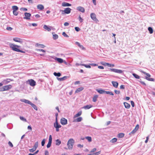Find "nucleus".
I'll use <instances>...</instances> for the list:
<instances>
[{
    "label": "nucleus",
    "mask_w": 155,
    "mask_h": 155,
    "mask_svg": "<svg viewBox=\"0 0 155 155\" xmlns=\"http://www.w3.org/2000/svg\"><path fill=\"white\" fill-rule=\"evenodd\" d=\"M9 46L12 50L18 52H20L22 53H25V52L22 50H21L18 49L20 47V46L19 45H15V44L10 43L9 44Z\"/></svg>",
    "instance_id": "obj_1"
},
{
    "label": "nucleus",
    "mask_w": 155,
    "mask_h": 155,
    "mask_svg": "<svg viewBox=\"0 0 155 155\" xmlns=\"http://www.w3.org/2000/svg\"><path fill=\"white\" fill-rule=\"evenodd\" d=\"M74 143V140L73 139H70L68 140L67 145L69 149H71L72 148Z\"/></svg>",
    "instance_id": "obj_2"
},
{
    "label": "nucleus",
    "mask_w": 155,
    "mask_h": 155,
    "mask_svg": "<svg viewBox=\"0 0 155 155\" xmlns=\"http://www.w3.org/2000/svg\"><path fill=\"white\" fill-rule=\"evenodd\" d=\"M12 86L11 85H9L4 86L0 88V91H7L11 89Z\"/></svg>",
    "instance_id": "obj_3"
},
{
    "label": "nucleus",
    "mask_w": 155,
    "mask_h": 155,
    "mask_svg": "<svg viewBox=\"0 0 155 155\" xmlns=\"http://www.w3.org/2000/svg\"><path fill=\"white\" fill-rule=\"evenodd\" d=\"M141 72L147 76V77H146L145 78L147 80L150 81H154L153 78H150L151 76L149 74L142 71H141Z\"/></svg>",
    "instance_id": "obj_4"
},
{
    "label": "nucleus",
    "mask_w": 155,
    "mask_h": 155,
    "mask_svg": "<svg viewBox=\"0 0 155 155\" xmlns=\"http://www.w3.org/2000/svg\"><path fill=\"white\" fill-rule=\"evenodd\" d=\"M71 9L69 8H67L64 9V10H61L62 14H68L71 12Z\"/></svg>",
    "instance_id": "obj_5"
},
{
    "label": "nucleus",
    "mask_w": 155,
    "mask_h": 155,
    "mask_svg": "<svg viewBox=\"0 0 155 155\" xmlns=\"http://www.w3.org/2000/svg\"><path fill=\"white\" fill-rule=\"evenodd\" d=\"M110 70L111 71L119 74H121L123 72L121 70H119L117 69L110 68Z\"/></svg>",
    "instance_id": "obj_6"
},
{
    "label": "nucleus",
    "mask_w": 155,
    "mask_h": 155,
    "mask_svg": "<svg viewBox=\"0 0 155 155\" xmlns=\"http://www.w3.org/2000/svg\"><path fill=\"white\" fill-rule=\"evenodd\" d=\"M90 16L91 18L94 21H98V20L96 18V15L94 13H91L90 15Z\"/></svg>",
    "instance_id": "obj_7"
},
{
    "label": "nucleus",
    "mask_w": 155,
    "mask_h": 155,
    "mask_svg": "<svg viewBox=\"0 0 155 155\" xmlns=\"http://www.w3.org/2000/svg\"><path fill=\"white\" fill-rule=\"evenodd\" d=\"M29 84L31 86H34L36 85V82L33 79L29 80L28 81Z\"/></svg>",
    "instance_id": "obj_8"
},
{
    "label": "nucleus",
    "mask_w": 155,
    "mask_h": 155,
    "mask_svg": "<svg viewBox=\"0 0 155 155\" xmlns=\"http://www.w3.org/2000/svg\"><path fill=\"white\" fill-rule=\"evenodd\" d=\"M61 123L62 125H65L67 124V120L64 118H62L61 120Z\"/></svg>",
    "instance_id": "obj_9"
},
{
    "label": "nucleus",
    "mask_w": 155,
    "mask_h": 155,
    "mask_svg": "<svg viewBox=\"0 0 155 155\" xmlns=\"http://www.w3.org/2000/svg\"><path fill=\"white\" fill-rule=\"evenodd\" d=\"M52 58L56 61H57L59 63H62L64 61L62 59L58 58L54 56V57H52Z\"/></svg>",
    "instance_id": "obj_10"
},
{
    "label": "nucleus",
    "mask_w": 155,
    "mask_h": 155,
    "mask_svg": "<svg viewBox=\"0 0 155 155\" xmlns=\"http://www.w3.org/2000/svg\"><path fill=\"white\" fill-rule=\"evenodd\" d=\"M25 17L24 18V19H30V17L31 16V14L28 13L26 12L25 13Z\"/></svg>",
    "instance_id": "obj_11"
},
{
    "label": "nucleus",
    "mask_w": 155,
    "mask_h": 155,
    "mask_svg": "<svg viewBox=\"0 0 155 155\" xmlns=\"http://www.w3.org/2000/svg\"><path fill=\"white\" fill-rule=\"evenodd\" d=\"M139 126L137 124L135 127V128L130 132V134H134L137 130L139 128Z\"/></svg>",
    "instance_id": "obj_12"
},
{
    "label": "nucleus",
    "mask_w": 155,
    "mask_h": 155,
    "mask_svg": "<svg viewBox=\"0 0 155 155\" xmlns=\"http://www.w3.org/2000/svg\"><path fill=\"white\" fill-rule=\"evenodd\" d=\"M77 10L82 13H84L85 12V9L84 8L81 6L78 7L77 8Z\"/></svg>",
    "instance_id": "obj_13"
},
{
    "label": "nucleus",
    "mask_w": 155,
    "mask_h": 155,
    "mask_svg": "<svg viewBox=\"0 0 155 155\" xmlns=\"http://www.w3.org/2000/svg\"><path fill=\"white\" fill-rule=\"evenodd\" d=\"M13 40L15 42H19L21 43H22L23 42L22 39L18 38H13Z\"/></svg>",
    "instance_id": "obj_14"
},
{
    "label": "nucleus",
    "mask_w": 155,
    "mask_h": 155,
    "mask_svg": "<svg viewBox=\"0 0 155 155\" xmlns=\"http://www.w3.org/2000/svg\"><path fill=\"white\" fill-rule=\"evenodd\" d=\"M82 120V118L81 117H80L77 118H73V122H80Z\"/></svg>",
    "instance_id": "obj_15"
},
{
    "label": "nucleus",
    "mask_w": 155,
    "mask_h": 155,
    "mask_svg": "<svg viewBox=\"0 0 155 155\" xmlns=\"http://www.w3.org/2000/svg\"><path fill=\"white\" fill-rule=\"evenodd\" d=\"M20 101L21 102H24L25 103L28 104L30 105L31 102L28 100L25 99H21Z\"/></svg>",
    "instance_id": "obj_16"
},
{
    "label": "nucleus",
    "mask_w": 155,
    "mask_h": 155,
    "mask_svg": "<svg viewBox=\"0 0 155 155\" xmlns=\"http://www.w3.org/2000/svg\"><path fill=\"white\" fill-rule=\"evenodd\" d=\"M10 79H5L3 80L1 83H2L3 84H6L10 82L11 81Z\"/></svg>",
    "instance_id": "obj_17"
},
{
    "label": "nucleus",
    "mask_w": 155,
    "mask_h": 155,
    "mask_svg": "<svg viewBox=\"0 0 155 155\" xmlns=\"http://www.w3.org/2000/svg\"><path fill=\"white\" fill-rule=\"evenodd\" d=\"M54 127L55 128H60L61 127V126L58 124V122H57V120H56V121L55 123H54Z\"/></svg>",
    "instance_id": "obj_18"
},
{
    "label": "nucleus",
    "mask_w": 155,
    "mask_h": 155,
    "mask_svg": "<svg viewBox=\"0 0 155 155\" xmlns=\"http://www.w3.org/2000/svg\"><path fill=\"white\" fill-rule=\"evenodd\" d=\"M37 8L38 9L41 10H43L44 8V6L41 4H39L37 5Z\"/></svg>",
    "instance_id": "obj_19"
},
{
    "label": "nucleus",
    "mask_w": 155,
    "mask_h": 155,
    "mask_svg": "<svg viewBox=\"0 0 155 155\" xmlns=\"http://www.w3.org/2000/svg\"><path fill=\"white\" fill-rule=\"evenodd\" d=\"M71 5V4L66 2H63L62 3V5L64 7L70 6Z\"/></svg>",
    "instance_id": "obj_20"
},
{
    "label": "nucleus",
    "mask_w": 155,
    "mask_h": 155,
    "mask_svg": "<svg viewBox=\"0 0 155 155\" xmlns=\"http://www.w3.org/2000/svg\"><path fill=\"white\" fill-rule=\"evenodd\" d=\"M93 106L91 105L90 104V105H87L86 106H84L82 108H84V109L85 110L88 109H90V108L92 107Z\"/></svg>",
    "instance_id": "obj_21"
},
{
    "label": "nucleus",
    "mask_w": 155,
    "mask_h": 155,
    "mask_svg": "<svg viewBox=\"0 0 155 155\" xmlns=\"http://www.w3.org/2000/svg\"><path fill=\"white\" fill-rule=\"evenodd\" d=\"M112 83L113 86L115 88H117L118 86V83L116 81H113L112 82Z\"/></svg>",
    "instance_id": "obj_22"
},
{
    "label": "nucleus",
    "mask_w": 155,
    "mask_h": 155,
    "mask_svg": "<svg viewBox=\"0 0 155 155\" xmlns=\"http://www.w3.org/2000/svg\"><path fill=\"white\" fill-rule=\"evenodd\" d=\"M35 46L37 47H39L41 48H44L45 46L43 44H40L38 43H37L35 44Z\"/></svg>",
    "instance_id": "obj_23"
},
{
    "label": "nucleus",
    "mask_w": 155,
    "mask_h": 155,
    "mask_svg": "<svg viewBox=\"0 0 155 155\" xmlns=\"http://www.w3.org/2000/svg\"><path fill=\"white\" fill-rule=\"evenodd\" d=\"M84 89V88L82 87H80L78 88L75 91V93H78V92L82 91Z\"/></svg>",
    "instance_id": "obj_24"
},
{
    "label": "nucleus",
    "mask_w": 155,
    "mask_h": 155,
    "mask_svg": "<svg viewBox=\"0 0 155 155\" xmlns=\"http://www.w3.org/2000/svg\"><path fill=\"white\" fill-rule=\"evenodd\" d=\"M124 104L125 107L126 108L129 109L130 108V105L129 104L126 102H124Z\"/></svg>",
    "instance_id": "obj_25"
},
{
    "label": "nucleus",
    "mask_w": 155,
    "mask_h": 155,
    "mask_svg": "<svg viewBox=\"0 0 155 155\" xmlns=\"http://www.w3.org/2000/svg\"><path fill=\"white\" fill-rule=\"evenodd\" d=\"M96 91L100 94L105 93V91L102 89H96Z\"/></svg>",
    "instance_id": "obj_26"
},
{
    "label": "nucleus",
    "mask_w": 155,
    "mask_h": 155,
    "mask_svg": "<svg viewBox=\"0 0 155 155\" xmlns=\"http://www.w3.org/2000/svg\"><path fill=\"white\" fill-rule=\"evenodd\" d=\"M82 112L81 111L79 112L77 114H76L73 117V118H76L77 117H78L81 114Z\"/></svg>",
    "instance_id": "obj_27"
},
{
    "label": "nucleus",
    "mask_w": 155,
    "mask_h": 155,
    "mask_svg": "<svg viewBox=\"0 0 155 155\" xmlns=\"http://www.w3.org/2000/svg\"><path fill=\"white\" fill-rule=\"evenodd\" d=\"M67 76H64V77L62 78H57V79L59 81H64V80H65L66 79H67Z\"/></svg>",
    "instance_id": "obj_28"
},
{
    "label": "nucleus",
    "mask_w": 155,
    "mask_h": 155,
    "mask_svg": "<svg viewBox=\"0 0 155 155\" xmlns=\"http://www.w3.org/2000/svg\"><path fill=\"white\" fill-rule=\"evenodd\" d=\"M44 28L47 30L48 31H50L51 30V29L50 28H49L48 26L44 25L43 27Z\"/></svg>",
    "instance_id": "obj_29"
},
{
    "label": "nucleus",
    "mask_w": 155,
    "mask_h": 155,
    "mask_svg": "<svg viewBox=\"0 0 155 155\" xmlns=\"http://www.w3.org/2000/svg\"><path fill=\"white\" fill-rule=\"evenodd\" d=\"M55 144L57 145H59L61 143V141L59 139H57L55 141Z\"/></svg>",
    "instance_id": "obj_30"
},
{
    "label": "nucleus",
    "mask_w": 155,
    "mask_h": 155,
    "mask_svg": "<svg viewBox=\"0 0 155 155\" xmlns=\"http://www.w3.org/2000/svg\"><path fill=\"white\" fill-rule=\"evenodd\" d=\"M98 97V96L97 95H94L93 98V101L94 102H95L97 101V99Z\"/></svg>",
    "instance_id": "obj_31"
},
{
    "label": "nucleus",
    "mask_w": 155,
    "mask_h": 155,
    "mask_svg": "<svg viewBox=\"0 0 155 155\" xmlns=\"http://www.w3.org/2000/svg\"><path fill=\"white\" fill-rule=\"evenodd\" d=\"M53 34V38L54 40H56L58 38V35L57 34Z\"/></svg>",
    "instance_id": "obj_32"
},
{
    "label": "nucleus",
    "mask_w": 155,
    "mask_h": 155,
    "mask_svg": "<svg viewBox=\"0 0 155 155\" xmlns=\"http://www.w3.org/2000/svg\"><path fill=\"white\" fill-rule=\"evenodd\" d=\"M31 106L34 108V109L35 110H38V108L34 104L32 103H31L30 104Z\"/></svg>",
    "instance_id": "obj_33"
},
{
    "label": "nucleus",
    "mask_w": 155,
    "mask_h": 155,
    "mask_svg": "<svg viewBox=\"0 0 155 155\" xmlns=\"http://www.w3.org/2000/svg\"><path fill=\"white\" fill-rule=\"evenodd\" d=\"M13 11H17L18 9V8L16 6H12Z\"/></svg>",
    "instance_id": "obj_34"
},
{
    "label": "nucleus",
    "mask_w": 155,
    "mask_h": 155,
    "mask_svg": "<svg viewBox=\"0 0 155 155\" xmlns=\"http://www.w3.org/2000/svg\"><path fill=\"white\" fill-rule=\"evenodd\" d=\"M100 153L101 151H99L95 153H92L87 154V155H98L99 154H100Z\"/></svg>",
    "instance_id": "obj_35"
},
{
    "label": "nucleus",
    "mask_w": 155,
    "mask_h": 155,
    "mask_svg": "<svg viewBox=\"0 0 155 155\" xmlns=\"http://www.w3.org/2000/svg\"><path fill=\"white\" fill-rule=\"evenodd\" d=\"M124 133H120V134H118V137L119 138H122L123 137H124Z\"/></svg>",
    "instance_id": "obj_36"
},
{
    "label": "nucleus",
    "mask_w": 155,
    "mask_h": 155,
    "mask_svg": "<svg viewBox=\"0 0 155 155\" xmlns=\"http://www.w3.org/2000/svg\"><path fill=\"white\" fill-rule=\"evenodd\" d=\"M132 75L136 79H139L140 78V76L136 74L133 73Z\"/></svg>",
    "instance_id": "obj_37"
},
{
    "label": "nucleus",
    "mask_w": 155,
    "mask_h": 155,
    "mask_svg": "<svg viewBox=\"0 0 155 155\" xmlns=\"http://www.w3.org/2000/svg\"><path fill=\"white\" fill-rule=\"evenodd\" d=\"M148 30L149 31V32L150 34H152L153 33V29L151 27H149L148 28Z\"/></svg>",
    "instance_id": "obj_38"
},
{
    "label": "nucleus",
    "mask_w": 155,
    "mask_h": 155,
    "mask_svg": "<svg viewBox=\"0 0 155 155\" xmlns=\"http://www.w3.org/2000/svg\"><path fill=\"white\" fill-rule=\"evenodd\" d=\"M38 142H36L35 143L34 146V148L36 150L37 148L38 147Z\"/></svg>",
    "instance_id": "obj_39"
},
{
    "label": "nucleus",
    "mask_w": 155,
    "mask_h": 155,
    "mask_svg": "<svg viewBox=\"0 0 155 155\" xmlns=\"http://www.w3.org/2000/svg\"><path fill=\"white\" fill-rule=\"evenodd\" d=\"M54 75L55 76L60 77L61 76V74L59 72L57 73L55 72L54 73Z\"/></svg>",
    "instance_id": "obj_40"
},
{
    "label": "nucleus",
    "mask_w": 155,
    "mask_h": 155,
    "mask_svg": "<svg viewBox=\"0 0 155 155\" xmlns=\"http://www.w3.org/2000/svg\"><path fill=\"white\" fill-rule=\"evenodd\" d=\"M117 139L114 138L110 140V142L112 143H114L115 142L117 141Z\"/></svg>",
    "instance_id": "obj_41"
},
{
    "label": "nucleus",
    "mask_w": 155,
    "mask_h": 155,
    "mask_svg": "<svg viewBox=\"0 0 155 155\" xmlns=\"http://www.w3.org/2000/svg\"><path fill=\"white\" fill-rule=\"evenodd\" d=\"M106 66H107L108 67H114V65L113 64H110L108 63H107L106 64Z\"/></svg>",
    "instance_id": "obj_42"
},
{
    "label": "nucleus",
    "mask_w": 155,
    "mask_h": 155,
    "mask_svg": "<svg viewBox=\"0 0 155 155\" xmlns=\"http://www.w3.org/2000/svg\"><path fill=\"white\" fill-rule=\"evenodd\" d=\"M82 66H84L85 67L87 68H91V67L90 65L85 64H81Z\"/></svg>",
    "instance_id": "obj_43"
},
{
    "label": "nucleus",
    "mask_w": 155,
    "mask_h": 155,
    "mask_svg": "<svg viewBox=\"0 0 155 155\" xmlns=\"http://www.w3.org/2000/svg\"><path fill=\"white\" fill-rule=\"evenodd\" d=\"M105 93L107 94H108L111 95H113L114 94L112 92L110 91H106Z\"/></svg>",
    "instance_id": "obj_44"
},
{
    "label": "nucleus",
    "mask_w": 155,
    "mask_h": 155,
    "mask_svg": "<svg viewBox=\"0 0 155 155\" xmlns=\"http://www.w3.org/2000/svg\"><path fill=\"white\" fill-rule=\"evenodd\" d=\"M78 19L79 20L80 22L81 23L83 21V19L81 18L80 15L79 16L78 18Z\"/></svg>",
    "instance_id": "obj_45"
},
{
    "label": "nucleus",
    "mask_w": 155,
    "mask_h": 155,
    "mask_svg": "<svg viewBox=\"0 0 155 155\" xmlns=\"http://www.w3.org/2000/svg\"><path fill=\"white\" fill-rule=\"evenodd\" d=\"M86 139H87L89 142H91L92 140L91 138L90 137H85Z\"/></svg>",
    "instance_id": "obj_46"
},
{
    "label": "nucleus",
    "mask_w": 155,
    "mask_h": 155,
    "mask_svg": "<svg viewBox=\"0 0 155 155\" xmlns=\"http://www.w3.org/2000/svg\"><path fill=\"white\" fill-rule=\"evenodd\" d=\"M20 118L21 120H22V121H24L25 122L27 121V120H26V119L24 117H23L20 116Z\"/></svg>",
    "instance_id": "obj_47"
},
{
    "label": "nucleus",
    "mask_w": 155,
    "mask_h": 155,
    "mask_svg": "<svg viewBox=\"0 0 155 155\" xmlns=\"http://www.w3.org/2000/svg\"><path fill=\"white\" fill-rule=\"evenodd\" d=\"M51 143L52 142H48L47 145V147L48 148H49L51 147Z\"/></svg>",
    "instance_id": "obj_48"
},
{
    "label": "nucleus",
    "mask_w": 155,
    "mask_h": 155,
    "mask_svg": "<svg viewBox=\"0 0 155 155\" xmlns=\"http://www.w3.org/2000/svg\"><path fill=\"white\" fill-rule=\"evenodd\" d=\"M97 149L95 148H94L90 152L91 153H93L96 151Z\"/></svg>",
    "instance_id": "obj_49"
},
{
    "label": "nucleus",
    "mask_w": 155,
    "mask_h": 155,
    "mask_svg": "<svg viewBox=\"0 0 155 155\" xmlns=\"http://www.w3.org/2000/svg\"><path fill=\"white\" fill-rule=\"evenodd\" d=\"M45 139H43L41 141V145L42 146H44L45 144Z\"/></svg>",
    "instance_id": "obj_50"
},
{
    "label": "nucleus",
    "mask_w": 155,
    "mask_h": 155,
    "mask_svg": "<svg viewBox=\"0 0 155 155\" xmlns=\"http://www.w3.org/2000/svg\"><path fill=\"white\" fill-rule=\"evenodd\" d=\"M13 14L16 16L18 14V12L17 11H13Z\"/></svg>",
    "instance_id": "obj_51"
},
{
    "label": "nucleus",
    "mask_w": 155,
    "mask_h": 155,
    "mask_svg": "<svg viewBox=\"0 0 155 155\" xmlns=\"http://www.w3.org/2000/svg\"><path fill=\"white\" fill-rule=\"evenodd\" d=\"M62 35L64 37H68L69 36L66 34V33L64 32L62 33Z\"/></svg>",
    "instance_id": "obj_52"
},
{
    "label": "nucleus",
    "mask_w": 155,
    "mask_h": 155,
    "mask_svg": "<svg viewBox=\"0 0 155 155\" xmlns=\"http://www.w3.org/2000/svg\"><path fill=\"white\" fill-rule=\"evenodd\" d=\"M75 29L77 31H79L80 30V29L78 27H75Z\"/></svg>",
    "instance_id": "obj_53"
},
{
    "label": "nucleus",
    "mask_w": 155,
    "mask_h": 155,
    "mask_svg": "<svg viewBox=\"0 0 155 155\" xmlns=\"http://www.w3.org/2000/svg\"><path fill=\"white\" fill-rule=\"evenodd\" d=\"M52 138L51 135H50L49 137V141L48 142H52Z\"/></svg>",
    "instance_id": "obj_54"
},
{
    "label": "nucleus",
    "mask_w": 155,
    "mask_h": 155,
    "mask_svg": "<svg viewBox=\"0 0 155 155\" xmlns=\"http://www.w3.org/2000/svg\"><path fill=\"white\" fill-rule=\"evenodd\" d=\"M36 50L37 51H42V52H44V53L45 52V50H44L43 49H36Z\"/></svg>",
    "instance_id": "obj_55"
},
{
    "label": "nucleus",
    "mask_w": 155,
    "mask_h": 155,
    "mask_svg": "<svg viewBox=\"0 0 155 155\" xmlns=\"http://www.w3.org/2000/svg\"><path fill=\"white\" fill-rule=\"evenodd\" d=\"M36 150V149L33 148L32 149H29V150L30 152H33Z\"/></svg>",
    "instance_id": "obj_56"
},
{
    "label": "nucleus",
    "mask_w": 155,
    "mask_h": 155,
    "mask_svg": "<svg viewBox=\"0 0 155 155\" xmlns=\"http://www.w3.org/2000/svg\"><path fill=\"white\" fill-rule=\"evenodd\" d=\"M8 144H9V146H10L11 147H13V144L10 141L8 142Z\"/></svg>",
    "instance_id": "obj_57"
},
{
    "label": "nucleus",
    "mask_w": 155,
    "mask_h": 155,
    "mask_svg": "<svg viewBox=\"0 0 155 155\" xmlns=\"http://www.w3.org/2000/svg\"><path fill=\"white\" fill-rule=\"evenodd\" d=\"M7 30L8 31H11L12 29V28L11 27H8L6 28Z\"/></svg>",
    "instance_id": "obj_58"
},
{
    "label": "nucleus",
    "mask_w": 155,
    "mask_h": 155,
    "mask_svg": "<svg viewBox=\"0 0 155 155\" xmlns=\"http://www.w3.org/2000/svg\"><path fill=\"white\" fill-rule=\"evenodd\" d=\"M131 104L132 107H134V103L133 101H131Z\"/></svg>",
    "instance_id": "obj_59"
},
{
    "label": "nucleus",
    "mask_w": 155,
    "mask_h": 155,
    "mask_svg": "<svg viewBox=\"0 0 155 155\" xmlns=\"http://www.w3.org/2000/svg\"><path fill=\"white\" fill-rule=\"evenodd\" d=\"M114 92L117 94H118L120 93V92L119 91H117V90H115Z\"/></svg>",
    "instance_id": "obj_60"
},
{
    "label": "nucleus",
    "mask_w": 155,
    "mask_h": 155,
    "mask_svg": "<svg viewBox=\"0 0 155 155\" xmlns=\"http://www.w3.org/2000/svg\"><path fill=\"white\" fill-rule=\"evenodd\" d=\"M81 49L82 50H84L85 49V48L84 47L83 45H80L79 46Z\"/></svg>",
    "instance_id": "obj_61"
},
{
    "label": "nucleus",
    "mask_w": 155,
    "mask_h": 155,
    "mask_svg": "<svg viewBox=\"0 0 155 155\" xmlns=\"http://www.w3.org/2000/svg\"><path fill=\"white\" fill-rule=\"evenodd\" d=\"M77 147H80V148H82V147H83V145H81L80 144H78L77 145Z\"/></svg>",
    "instance_id": "obj_62"
},
{
    "label": "nucleus",
    "mask_w": 155,
    "mask_h": 155,
    "mask_svg": "<svg viewBox=\"0 0 155 155\" xmlns=\"http://www.w3.org/2000/svg\"><path fill=\"white\" fill-rule=\"evenodd\" d=\"M107 63H105V62H101V64L103 65H104V66H106V64Z\"/></svg>",
    "instance_id": "obj_63"
},
{
    "label": "nucleus",
    "mask_w": 155,
    "mask_h": 155,
    "mask_svg": "<svg viewBox=\"0 0 155 155\" xmlns=\"http://www.w3.org/2000/svg\"><path fill=\"white\" fill-rule=\"evenodd\" d=\"M49 153L47 150H45V155H48Z\"/></svg>",
    "instance_id": "obj_64"
}]
</instances>
